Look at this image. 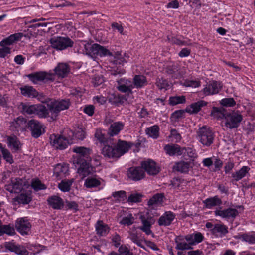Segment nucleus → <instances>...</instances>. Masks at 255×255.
<instances>
[{"instance_id":"obj_6","label":"nucleus","mask_w":255,"mask_h":255,"mask_svg":"<svg viewBox=\"0 0 255 255\" xmlns=\"http://www.w3.org/2000/svg\"><path fill=\"white\" fill-rule=\"evenodd\" d=\"M22 112L25 115H36L40 118H45L49 114L46 107L41 104H23Z\"/></svg>"},{"instance_id":"obj_31","label":"nucleus","mask_w":255,"mask_h":255,"mask_svg":"<svg viewBox=\"0 0 255 255\" xmlns=\"http://www.w3.org/2000/svg\"><path fill=\"white\" fill-rule=\"evenodd\" d=\"M124 124L122 122H116L111 124L108 131V133L111 136H114L119 133L123 130Z\"/></svg>"},{"instance_id":"obj_35","label":"nucleus","mask_w":255,"mask_h":255,"mask_svg":"<svg viewBox=\"0 0 255 255\" xmlns=\"http://www.w3.org/2000/svg\"><path fill=\"white\" fill-rule=\"evenodd\" d=\"M97 234L100 236H105L108 234L110 228L107 224L103 223L102 221L99 220L95 225Z\"/></svg>"},{"instance_id":"obj_10","label":"nucleus","mask_w":255,"mask_h":255,"mask_svg":"<svg viewBox=\"0 0 255 255\" xmlns=\"http://www.w3.org/2000/svg\"><path fill=\"white\" fill-rule=\"evenodd\" d=\"M27 76L34 84H37L40 82H46L54 80V74L53 73L43 71L31 73Z\"/></svg>"},{"instance_id":"obj_45","label":"nucleus","mask_w":255,"mask_h":255,"mask_svg":"<svg viewBox=\"0 0 255 255\" xmlns=\"http://www.w3.org/2000/svg\"><path fill=\"white\" fill-rule=\"evenodd\" d=\"M113 197V201L115 203H120L124 201L126 198V192L123 190L114 192L112 194Z\"/></svg>"},{"instance_id":"obj_49","label":"nucleus","mask_w":255,"mask_h":255,"mask_svg":"<svg viewBox=\"0 0 255 255\" xmlns=\"http://www.w3.org/2000/svg\"><path fill=\"white\" fill-rule=\"evenodd\" d=\"M2 235L6 234L9 236H12L15 234V229L13 225L10 224L8 225H0Z\"/></svg>"},{"instance_id":"obj_42","label":"nucleus","mask_w":255,"mask_h":255,"mask_svg":"<svg viewBox=\"0 0 255 255\" xmlns=\"http://www.w3.org/2000/svg\"><path fill=\"white\" fill-rule=\"evenodd\" d=\"M227 114L226 110L223 107H213L211 115L217 119H225Z\"/></svg>"},{"instance_id":"obj_52","label":"nucleus","mask_w":255,"mask_h":255,"mask_svg":"<svg viewBox=\"0 0 255 255\" xmlns=\"http://www.w3.org/2000/svg\"><path fill=\"white\" fill-rule=\"evenodd\" d=\"M169 101L171 105L174 106L185 103L186 98L185 96L171 97L169 98Z\"/></svg>"},{"instance_id":"obj_4","label":"nucleus","mask_w":255,"mask_h":255,"mask_svg":"<svg viewBox=\"0 0 255 255\" xmlns=\"http://www.w3.org/2000/svg\"><path fill=\"white\" fill-rule=\"evenodd\" d=\"M86 55L95 60L98 56H112V53L106 48L98 44H87L84 47Z\"/></svg>"},{"instance_id":"obj_18","label":"nucleus","mask_w":255,"mask_h":255,"mask_svg":"<svg viewBox=\"0 0 255 255\" xmlns=\"http://www.w3.org/2000/svg\"><path fill=\"white\" fill-rule=\"evenodd\" d=\"M145 175V171L141 167H131L128 171V178L133 181L140 180L144 178Z\"/></svg>"},{"instance_id":"obj_9","label":"nucleus","mask_w":255,"mask_h":255,"mask_svg":"<svg viewBox=\"0 0 255 255\" xmlns=\"http://www.w3.org/2000/svg\"><path fill=\"white\" fill-rule=\"evenodd\" d=\"M51 144L57 149H64L67 147L72 140L70 135L68 137L63 135H51L50 137Z\"/></svg>"},{"instance_id":"obj_2","label":"nucleus","mask_w":255,"mask_h":255,"mask_svg":"<svg viewBox=\"0 0 255 255\" xmlns=\"http://www.w3.org/2000/svg\"><path fill=\"white\" fill-rule=\"evenodd\" d=\"M48 100L45 102L52 117L56 118L61 111L68 109L71 104L69 99Z\"/></svg>"},{"instance_id":"obj_17","label":"nucleus","mask_w":255,"mask_h":255,"mask_svg":"<svg viewBox=\"0 0 255 255\" xmlns=\"http://www.w3.org/2000/svg\"><path fill=\"white\" fill-rule=\"evenodd\" d=\"M27 124L26 119L19 116L10 123V128L13 131H24L26 130Z\"/></svg>"},{"instance_id":"obj_60","label":"nucleus","mask_w":255,"mask_h":255,"mask_svg":"<svg viewBox=\"0 0 255 255\" xmlns=\"http://www.w3.org/2000/svg\"><path fill=\"white\" fill-rule=\"evenodd\" d=\"M221 104L226 107H233L236 104L233 98H225L221 100Z\"/></svg>"},{"instance_id":"obj_62","label":"nucleus","mask_w":255,"mask_h":255,"mask_svg":"<svg viewBox=\"0 0 255 255\" xmlns=\"http://www.w3.org/2000/svg\"><path fill=\"white\" fill-rule=\"evenodd\" d=\"M185 149L184 152H186L187 155L191 158H195L197 157L195 149L191 148H184Z\"/></svg>"},{"instance_id":"obj_46","label":"nucleus","mask_w":255,"mask_h":255,"mask_svg":"<svg viewBox=\"0 0 255 255\" xmlns=\"http://www.w3.org/2000/svg\"><path fill=\"white\" fill-rule=\"evenodd\" d=\"M13 201L18 204H27L31 201V197L26 193H21L13 198Z\"/></svg>"},{"instance_id":"obj_58","label":"nucleus","mask_w":255,"mask_h":255,"mask_svg":"<svg viewBox=\"0 0 255 255\" xmlns=\"http://www.w3.org/2000/svg\"><path fill=\"white\" fill-rule=\"evenodd\" d=\"M134 217L131 214H130L127 217L123 218L120 223V224L124 225L129 226L132 224L134 223Z\"/></svg>"},{"instance_id":"obj_48","label":"nucleus","mask_w":255,"mask_h":255,"mask_svg":"<svg viewBox=\"0 0 255 255\" xmlns=\"http://www.w3.org/2000/svg\"><path fill=\"white\" fill-rule=\"evenodd\" d=\"M141 221L143 225L140 227V229L147 235H149L151 234L152 233V231L150 228L152 224L150 221L142 216L141 217Z\"/></svg>"},{"instance_id":"obj_29","label":"nucleus","mask_w":255,"mask_h":255,"mask_svg":"<svg viewBox=\"0 0 255 255\" xmlns=\"http://www.w3.org/2000/svg\"><path fill=\"white\" fill-rule=\"evenodd\" d=\"M102 179L97 176L88 177L85 180L84 185L87 188H96L101 185Z\"/></svg>"},{"instance_id":"obj_27","label":"nucleus","mask_w":255,"mask_h":255,"mask_svg":"<svg viewBox=\"0 0 255 255\" xmlns=\"http://www.w3.org/2000/svg\"><path fill=\"white\" fill-rule=\"evenodd\" d=\"M187 242H190L192 246L196 245L202 242L204 239L203 234L199 232H195L192 234L186 235Z\"/></svg>"},{"instance_id":"obj_39","label":"nucleus","mask_w":255,"mask_h":255,"mask_svg":"<svg viewBox=\"0 0 255 255\" xmlns=\"http://www.w3.org/2000/svg\"><path fill=\"white\" fill-rule=\"evenodd\" d=\"M9 147L14 152L19 151L21 148V144L15 136H9L7 138Z\"/></svg>"},{"instance_id":"obj_40","label":"nucleus","mask_w":255,"mask_h":255,"mask_svg":"<svg viewBox=\"0 0 255 255\" xmlns=\"http://www.w3.org/2000/svg\"><path fill=\"white\" fill-rule=\"evenodd\" d=\"M207 102L200 100L197 102L192 103L189 107L187 109V111L190 113H197L202 108V107L206 106Z\"/></svg>"},{"instance_id":"obj_34","label":"nucleus","mask_w":255,"mask_h":255,"mask_svg":"<svg viewBox=\"0 0 255 255\" xmlns=\"http://www.w3.org/2000/svg\"><path fill=\"white\" fill-rule=\"evenodd\" d=\"M203 203L206 208L212 209L214 207L219 206L222 203V200L217 196L213 197L208 198L203 201Z\"/></svg>"},{"instance_id":"obj_54","label":"nucleus","mask_w":255,"mask_h":255,"mask_svg":"<svg viewBox=\"0 0 255 255\" xmlns=\"http://www.w3.org/2000/svg\"><path fill=\"white\" fill-rule=\"evenodd\" d=\"M0 58L7 59L11 53V48L8 46H0Z\"/></svg>"},{"instance_id":"obj_44","label":"nucleus","mask_w":255,"mask_h":255,"mask_svg":"<svg viewBox=\"0 0 255 255\" xmlns=\"http://www.w3.org/2000/svg\"><path fill=\"white\" fill-rule=\"evenodd\" d=\"M145 132L149 136L156 139L159 137V127L156 125L148 127L145 129Z\"/></svg>"},{"instance_id":"obj_22","label":"nucleus","mask_w":255,"mask_h":255,"mask_svg":"<svg viewBox=\"0 0 255 255\" xmlns=\"http://www.w3.org/2000/svg\"><path fill=\"white\" fill-rule=\"evenodd\" d=\"M55 75L59 78H65L70 71V66L66 63H59L54 68Z\"/></svg>"},{"instance_id":"obj_55","label":"nucleus","mask_w":255,"mask_h":255,"mask_svg":"<svg viewBox=\"0 0 255 255\" xmlns=\"http://www.w3.org/2000/svg\"><path fill=\"white\" fill-rule=\"evenodd\" d=\"M31 187L35 191L46 189V186L43 184L39 179H33L31 181Z\"/></svg>"},{"instance_id":"obj_36","label":"nucleus","mask_w":255,"mask_h":255,"mask_svg":"<svg viewBox=\"0 0 255 255\" xmlns=\"http://www.w3.org/2000/svg\"><path fill=\"white\" fill-rule=\"evenodd\" d=\"M250 168L247 166H243L240 170L232 173V177L236 181H238L245 177L249 173Z\"/></svg>"},{"instance_id":"obj_5","label":"nucleus","mask_w":255,"mask_h":255,"mask_svg":"<svg viewBox=\"0 0 255 255\" xmlns=\"http://www.w3.org/2000/svg\"><path fill=\"white\" fill-rule=\"evenodd\" d=\"M91 159L85 160L83 158H75L73 162L75 164L79 166L77 172L80 176L84 178L95 172V168L90 164Z\"/></svg>"},{"instance_id":"obj_7","label":"nucleus","mask_w":255,"mask_h":255,"mask_svg":"<svg viewBox=\"0 0 255 255\" xmlns=\"http://www.w3.org/2000/svg\"><path fill=\"white\" fill-rule=\"evenodd\" d=\"M52 48L57 50H63L73 46L74 42L68 37L57 36L50 40Z\"/></svg>"},{"instance_id":"obj_41","label":"nucleus","mask_w":255,"mask_h":255,"mask_svg":"<svg viewBox=\"0 0 255 255\" xmlns=\"http://www.w3.org/2000/svg\"><path fill=\"white\" fill-rule=\"evenodd\" d=\"M133 84L134 88H141L147 85L146 78L142 75H136L133 78Z\"/></svg>"},{"instance_id":"obj_11","label":"nucleus","mask_w":255,"mask_h":255,"mask_svg":"<svg viewBox=\"0 0 255 255\" xmlns=\"http://www.w3.org/2000/svg\"><path fill=\"white\" fill-rule=\"evenodd\" d=\"M222 88L221 82L216 81H210L200 92L199 96H206L218 94Z\"/></svg>"},{"instance_id":"obj_21","label":"nucleus","mask_w":255,"mask_h":255,"mask_svg":"<svg viewBox=\"0 0 255 255\" xmlns=\"http://www.w3.org/2000/svg\"><path fill=\"white\" fill-rule=\"evenodd\" d=\"M176 215L171 211H166L158 220V224L159 226H168L171 224Z\"/></svg>"},{"instance_id":"obj_37","label":"nucleus","mask_w":255,"mask_h":255,"mask_svg":"<svg viewBox=\"0 0 255 255\" xmlns=\"http://www.w3.org/2000/svg\"><path fill=\"white\" fill-rule=\"evenodd\" d=\"M69 132L68 134L70 135L72 139L75 138L77 140H83L86 136L85 129L82 128L78 127L75 129L74 131L69 130Z\"/></svg>"},{"instance_id":"obj_28","label":"nucleus","mask_w":255,"mask_h":255,"mask_svg":"<svg viewBox=\"0 0 255 255\" xmlns=\"http://www.w3.org/2000/svg\"><path fill=\"white\" fill-rule=\"evenodd\" d=\"M228 233V228L223 224L217 223L215 224L212 229V234L216 237L222 238Z\"/></svg>"},{"instance_id":"obj_50","label":"nucleus","mask_w":255,"mask_h":255,"mask_svg":"<svg viewBox=\"0 0 255 255\" xmlns=\"http://www.w3.org/2000/svg\"><path fill=\"white\" fill-rule=\"evenodd\" d=\"M182 85L186 87L197 88L201 86V82L198 79H186L183 82Z\"/></svg>"},{"instance_id":"obj_61","label":"nucleus","mask_w":255,"mask_h":255,"mask_svg":"<svg viewBox=\"0 0 255 255\" xmlns=\"http://www.w3.org/2000/svg\"><path fill=\"white\" fill-rule=\"evenodd\" d=\"M141 195L139 194H132L128 198V201L129 202L137 203L141 200Z\"/></svg>"},{"instance_id":"obj_19","label":"nucleus","mask_w":255,"mask_h":255,"mask_svg":"<svg viewBox=\"0 0 255 255\" xmlns=\"http://www.w3.org/2000/svg\"><path fill=\"white\" fill-rule=\"evenodd\" d=\"M72 151L76 154L75 156H74V160L75 158H83L85 160L91 159L90 155L91 154V150L89 148H87L83 146H75L72 148Z\"/></svg>"},{"instance_id":"obj_20","label":"nucleus","mask_w":255,"mask_h":255,"mask_svg":"<svg viewBox=\"0 0 255 255\" xmlns=\"http://www.w3.org/2000/svg\"><path fill=\"white\" fill-rule=\"evenodd\" d=\"M141 167L147 173L150 175H156L159 172V168L157 166L156 163L152 160L148 159L142 161L141 163Z\"/></svg>"},{"instance_id":"obj_16","label":"nucleus","mask_w":255,"mask_h":255,"mask_svg":"<svg viewBox=\"0 0 255 255\" xmlns=\"http://www.w3.org/2000/svg\"><path fill=\"white\" fill-rule=\"evenodd\" d=\"M4 247L8 251L14 252L19 255H28V252L22 246L16 244V243L11 242H6L4 243Z\"/></svg>"},{"instance_id":"obj_64","label":"nucleus","mask_w":255,"mask_h":255,"mask_svg":"<svg viewBox=\"0 0 255 255\" xmlns=\"http://www.w3.org/2000/svg\"><path fill=\"white\" fill-rule=\"evenodd\" d=\"M130 239L133 243L136 244L138 246H142V240L139 238V237L136 234H131L130 236Z\"/></svg>"},{"instance_id":"obj_26","label":"nucleus","mask_w":255,"mask_h":255,"mask_svg":"<svg viewBox=\"0 0 255 255\" xmlns=\"http://www.w3.org/2000/svg\"><path fill=\"white\" fill-rule=\"evenodd\" d=\"M48 205L54 209L60 210L64 206L63 199L57 195H53L47 200Z\"/></svg>"},{"instance_id":"obj_56","label":"nucleus","mask_w":255,"mask_h":255,"mask_svg":"<svg viewBox=\"0 0 255 255\" xmlns=\"http://www.w3.org/2000/svg\"><path fill=\"white\" fill-rule=\"evenodd\" d=\"M169 137L171 138V141L174 142H180L182 138L180 134L175 129H172L170 130Z\"/></svg>"},{"instance_id":"obj_14","label":"nucleus","mask_w":255,"mask_h":255,"mask_svg":"<svg viewBox=\"0 0 255 255\" xmlns=\"http://www.w3.org/2000/svg\"><path fill=\"white\" fill-rule=\"evenodd\" d=\"M27 128L31 131L32 136L36 138L45 132L43 126L39 122L34 119L28 122Z\"/></svg>"},{"instance_id":"obj_53","label":"nucleus","mask_w":255,"mask_h":255,"mask_svg":"<svg viewBox=\"0 0 255 255\" xmlns=\"http://www.w3.org/2000/svg\"><path fill=\"white\" fill-rule=\"evenodd\" d=\"M0 149H1V152L3 159L6 161L7 162L11 164L13 162L12 156L10 152L6 149L2 147V145L0 143Z\"/></svg>"},{"instance_id":"obj_32","label":"nucleus","mask_w":255,"mask_h":255,"mask_svg":"<svg viewBox=\"0 0 255 255\" xmlns=\"http://www.w3.org/2000/svg\"><path fill=\"white\" fill-rule=\"evenodd\" d=\"M193 166V162L180 161L177 163L174 166V168L181 173H188L190 169Z\"/></svg>"},{"instance_id":"obj_51","label":"nucleus","mask_w":255,"mask_h":255,"mask_svg":"<svg viewBox=\"0 0 255 255\" xmlns=\"http://www.w3.org/2000/svg\"><path fill=\"white\" fill-rule=\"evenodd\" d=\"M156 85L160 90L164 89L167 90L170 88V84L168 81L163 78H158L156 80Z\"/></svg>"},{"instance_id":"obj_57","label":"nucleus","mask_w":255,"mask_h":255,"mask_svg":"<svg viewBox=\"0 0 255 255\" xmlns=\"http://www.w3.org/2000/svg\"><path fill=\"white\" fill-rule=\"evenodd\" d=\"M111 243L115 247H120L121 245V237L117 233L114 234L111 237Z\"/></svg>"},{"instance_id":"obj_8","label":"nucleus","mask_w":255,"mask_h":255,"mask_svg":"<svg viewBox=\"0 0 255 255\" xmlns=\"http://www.w3.org/2000/svg\"><path fill=\"white\" fill-rule=\"evenodd\" d=\"M225 126L230 129L237 128L243 120L242 115L238 112L227 113L225 116Z\"/></svg>"},{"instance_id":"obj_33","label":"nucleus","mask_w":255,"mask_h":255,"mask_svg":"<svg viewBox=\"0 0 255 255\" xmlns=\"http://www.w3.org/2000/svg\"><path fill=\"white\" fill-rule=\"evenodd\" d=\"M22 36V33H16L11 35L0 42V46H8L12 45L15 41L19 40Z\"/></svg>"},{"instance_id":"obj_12","label":"nucleus","mask_w":255,"mask_h":255,"mask_svg":"<svg viewBox=\"0 0 255 255\" xmlns=\"http://www.w3.org/2000/svg\"><path fill=\"white\" fill-rule=\"evenodd\" d=\"M214 214L216 216H219L228 221L233 222L239 215V212L235 208L230 207L222 209L221 208H219L214 211Z\"/></svg>"},{"instance_id":"obj_23","label":"nucleus","mask_w":255,"mask_h":255,"mask_svg":"<svg viewBox=\"0 0 255 255\" xmlns=\"http://www.w3.org/2000/svg\"><path fill=\"white\" fill-rule=\"evenodd\" d=\"M164 149L167 154L170 156H180L184 153L185 149L177 144H167Z\"/></svg>"},{"instance_id":"obj_15","label":"nucleus","mask_w":255,"mask_h":255,"mask_svg":"<svg viewBox=\"0 0 255 255\" xmlns=\"http://www.w3.org/2000/svg\"><path fill=\"white\" fill-rule=\"evenodd\" d=\"M15 226L22 235H27L31 227L30 223L26 218H18L15 221Z\"/></svg>"},{"instance_id":"obj_25","label":"nucleus","mask_w":255,"mask_h":255,"mask_svg":"<svg viewBox=\"0 0 255 255\" xmlns=\"http://www.w3.org/2000/svg\"><path fill=\"white\" fill-rule=\"evenodd\" d=\"M69 170L67 164L65 163L57 164L54 168L53 173L57 180L65 177Z\"/></svg>"},{"instance_id":"obj_24","label":"nucleus","mask_w":255,"mask_h":255,"mask_svg":"<svg viewBox=\"0 0 255 255\" xmlns=\"http://www.w3.org/2000/svg\"><path fill=\"white\" fill-rule=\"evenodd\" d=\"M175 248L179 250H188L192 249V246L190 242H187L186 236H179L175 238Z\"/></svg>"},{"instance_id":"obj_3","label":"nucleus","mask_w":255,"mask_h":255,"mask_svg":"<svg viewBox=\"0 0 255 255\" xmlns=\"http://www.w3.org/2000/svg\"><path fill=\"white\" fill-rule=\"evenodd\" d=\"M215 136L211 128L206 126L200 128L197 131V140L205 147H209L213 144Z\"/></svg>"},{"instance_id":"obj_63","label":"nucleus","mask_w":255,"mask_h":255,"mask_svg":"<svg viewBox=\"0 0 255 255\" xmlns=\"http://www.w3.org/2000/svg\"><path fill=\"white\" fill-rule=\"evenodd\" d=\"M118 83L121 84L123 85H125V86H127L128 88H130L131 89L134 88V85L133 84V82L129 80L125 79V78H121L119 81Z\"/></svg>"},{"instance_id":"obj_30","label":"nucleus","mask_w":255,"mask_h":255,"mask_svg":"<svg viewBox=\"0 0 255 255\" xmlns=\"http://www.w3.org/2000/svg\"><path fill=\"white\" fill-rule=\"evenodd\" d=\"M21 94L28 98H35L38 96V92L32 86L25 85L20 88Z\"/></svg>"},{"instance_id":"obj_59","label":"nucleus","mask_w":255,"mask_h":255,"mask_svg":"<svg viewBox=\"0 0 255 255\" xmlns=\"http://www.w3.org/2000/svg\"><path fill=\"white\" fill-rule=\"evenodd\" d=\"M118 255H133V253L130 251L125 245H122L118 249Z\"/></svg>"},{"instance_id":"obj_13","label":"nucleus","mask_w":255,"mask_h":255,"mask_svg":"<svg viewBox=\"0 0 255 255\" xmlns=\"http://www.w3.org/2000/svg\"><path fill=\"white\" fill-rule=\"evenodd\" d=\"M25 185V180L20 178H12L11 183L5 185V190L11 193H19Z\"/></svg>"},{"instance_id":"obj_1","label":"nucleus","mask_w":255,"mask_h":255,"mask_svg":"<svg viewBox=\"0 0 255 255\" xmlns=\"http://www.w3.org/2000/svg\"><path fill=\"white\" fill-rule=\"evenodd\" d=\"M132 145L131 142L119 139L117 143L104 144L101 153L105 158L118 159L128 152Z\"/></svg>"},{"instance_id":"obj_38","label":"nucleus","mask_w":255,"mask_h":255,"mask_svg":"<svg viewBox=\"0 0 255 255\" xmlns=\"http://www.w3.org/2000/svg\"><path fill=\"white\" fill-rule=\"evenodd\" d=\"M128 58L129 55L128 54L124 53L122 55L121 52H117L113 57V59L111 60H113V63L116 65H123L128 62Z\"/></svg>"},{"instance_id":"obj_47","label":"nucleus","mask_w":255,"mask_h":255,"mask_svg":"<svg viewBox=\"0 0 255 255\" xmlns=\"http://www.w3.org/2000/svg\"><path fill=\"white\" fill-rule=\"evenodd\" d=\"M164 195L163 193H157L150 198L148 201L149 206L161 204L163 202Z\"/></svg>"},{"instance_id":"obj_43","label":"nucleus","mask_w":255,"mask_h":255,"mask_svg":"<svg viewBox=\"0 0 255 255\" xmlns=\"http://www.w3.org/2000/svg\"><path fill=\"white\" fill-rule=\"evenodd\" d=\"M74 182V179L62 180L58 184L59 189L63 192L70 191L71 187Z\"/></svg>"}]
</instances>
